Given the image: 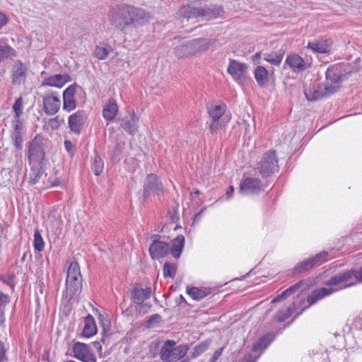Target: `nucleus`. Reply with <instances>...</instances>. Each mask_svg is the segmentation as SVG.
I'll use <instances>...</instances> for the list:
<instances>
[{"label":"nucleus","instance_id":"54","mask_svg":"<svg viewBox=\"0 0 362 362\" xmlns=\"http://www.w3.org/2000/svg\"><path fill=\"white\" fill-rule=\"evenodd\" d=\"M355 279L358 282H362V266L358 269H354Z\"/></svg>","mask_w":362,"mask_h":362},{"label":"nucleus","instance_id":"34","mask_svg":"<svg viewBox=\"0 0 362 362\" xmlns=\"http://www.w3.org/2000/svg\"><path fill=\"white\" fill-rule=\"evenodd\" d=\"M284 54L285 50L283 48H281L276 51H274L270 53H264V59L269 62L272 65L279 66L282 61Z\"/></svg>","mask_w":362,"mask_h":362},{"label":"nucleus","instance_id":"22","mask_svg":"<svg viewBox=\"0 0 362 362\" xmlns=\"http://www.w3.org/2000/svg\"><path fill=\"white\" fill-rule=\"evenodd\" d=\"M71 81V78L68 74H57L45 78L42 83V86L61 88L66 83L69 82Z\"/></svg>","mask_w":362,"mask_h":362},{"label":"nucleus","instance_id":"9","mask_svg":"<svg viewBox=\"0 0 362 362\" xmlns=\"http://www.w3.org/2000/svg\"><path fill=\"white\" fill-rule=\"evenodd\" d=\"M153 243L150 245L148 252L153 259H158L165 257L170 252V245L165 242L160 241V235H154Z\"/></svg>","mask_w":362,"mask_h":362},{"label":"nucleus","instance_id":"4","mask_svg":"<svg viewBox=\"0 0 362 362\" xmlns=\"http://www.w3.org/2000/svg\"><path fill=\"white\" fill-rule=\"evenodd\" d=\"M45 139L40 135H36L28 144V160L32 162H41L45 158L44 151Z\"/></svg>","mask_w":362,"mask_h":362},{"label":"nucleus","instance_id":"50","mask_svg":"<svg viewBox=\"0 0 362 362\" xmlns=\"http://www.w3.org/2000/svg\"><path fill=\"white\" fill-rule=\"evenodd\" d=\"M95 56L100 60L105 59L108 55V51L105 47L97 46L94 52Z\"/></svg>","mask_w":362,"mask_h":362},{"label":"nucleus","instance_id":"52","mask_svg":"<svg viewBox=\"0 0 362 362\" xmlns=\"http://www.w3.org/2000/svg\"><path fill=\"white\" fill-rule=\"evenodd\" d=\"M64 147H65V149L66 150V151L70 155H74V153L76 152V146H75V145H74L72 144V142L71 141L66 140L64 141Z\"/></svg>","mask_w":362,"mask_h":362},{"label":"nucleus","instance_id":"37","mask_svg":"<svg viewBox=\"0 0 362 362\" xmlns=\"http://www.w3.org/2000/svg\"><path fill=\"white\" fill-rule=\"evenodd\" d=\"M189 346L187 344H180L177 346H174L172 351L170 362L177 361L182 358L187 353Z\"/></svg>","mask_w":362,"mask_h":362},{"label":"nucleus","instance_id":"3","mask_svg":"<svg viewBox=\"0 0 362 362\" xmlns=\"http://www.w3.org/2000/svg\"><path fill=\"white\" fill-rule=\"evenodd\" d=\"M207 113L211 118L209 127L211 133H216L221 130L223 126L221 117L225 113L226 106L225 104H218L211 102L206 105Z\"/></svg>","mask_w":362,"mask_h":362},{"label":"nucleus","instance_id":"1","mask_svg":"<svg viewBox=\"0 0 362 362\" xmlns=\"http://www.w3.org/2000/svg\"><path fill=\"white\" fill-rule=\"evenodd\" d=\"M180 12L183 18L187 20L201 17L204 20L209 21L221 16L223 13V8L222 6L217 5H210L200 8L184 6Z\"/></svg>","mask_w":362,"mask_h":362},{"label":"nucleus","instance_id":"20","mask_svg":"<svg viewBox=\"0 0 362 362\" xmlns=\"http://www.w3.org/2000/svg\"><path fill=\"white\" fill-rule=\"evenodd\" d=\"M332 42L327 39H315L309 42L307 48L315 53H328L331 49Z\"/></svg>","mask_w":362,"mask_h":362},{"label":"nucleus","instance_id":"13","mask_svg":"<svg viewBox=\"0 0 362 362\" xmlns=\"http://www.w3.org/2000/svg\"><path fill=\"white\" fill-rule=\"evenodd\" d=\"M73 351L74 357L83 362H96V358L91 353L90 346L84 343H74Z\"/></svg>","mask_w":362,"mask_h":362},{"label":"nucleus","instance_id":"14","mask_svg":"<svg viewBox=\"0 0 362 362\" xmlns=\"http://www.w3.org/2000/svg\"><path fill=\"white\" fill-rule=\"evenodd\" d=\"M65 298L70 300L81 291L82 277L69 276L66 278Z\"/></svg>","mask_w":362,"mask_h":362},{"label":"nucleus","instance_id":"43","mask_svg":"<svg viewBox=\"0 0 362 362\" xmlns=\"http://www.w3.org/2000/svg\"><path fill=\"white\" fill-rule=\"evenodd\" d=\"M163 271L164 277L173 278L177 272V265L174 263L165 262Z\"/></svg>","mask_w":362,"mask_h":362},{"label":"nucleus","instance_id":"49","mask_svg":"<svg viewBox=\"0 0 362 362\" xmlns=\"http://www.w3.org/2000/svg\"><path fill=\"white\" fill-rule=\"evenodd\" d=\"M8 302L9 296L0 291V325L5 321L4 313L1 310V307H4Z\"/></svg>","mask_w":362,"mask_h":362},{"label":"nucleus","instance_id":"23","mask_svg":"<svg viewBox=\"0 0 362 362\" xmlns=\"http://www.w3.org/2000/svg\"><path fill=\"white\" fill-rule=\"evenodd\" d=\"M286 64L295 72H301L307 69L304 59L295 54L287 57Z\"/></svg>","mask_w":362,"mask_h":362},{"label":"nucleus","instance_id":"27","mask_svg":"<svg viewBox=\"0 0 362 362\" xmlns=\"http://www.w3.org/2000/svg\"><path fill=\"white\" fill-rule=\"evenodd\" d=\"M139 117L133 112L129 119H122L121 127H122L128 134L134 135L138 131Z\"/></svg>","mask_w":362,"mask_h":362},{"label":"nucleus","instance_id":"31","mask_svg":"<svg viewBox=\"0 0 362 362\" xmlns=\"http://www.w3.org/2000/svg\"><path fill=\"white\" fill-rule=\"evenodd\" d=\"M187 294L192 297L194 300H201L204 298L211 294V289L204 288H197L194 286L187 287Z\"/></svg>","mask_w":362,"mask_h":362},{"label":"nucleus","instance_id":"46","mask_svg":"<svg viewBox=\"0 0 362 362\" xmlns=\"http://www.w3.org/2000/svg\"><path fill=\"white\" fill-rule=\"evenodd\" d=\"M23 99L21 96L18 98L15 103L13 105V110L15 112V117L16 119H19V117L23 114Z\"/></svg>","mask_w":362,"mask_h":362},{"label":"nucleus","instance_id":"25","mask_svg":"<svg viewBox=\"0 0 362 362\" xmlns=\"http://www.w3.org/2000/svg\"><path fill=\"white\" fill-rule=\"evenodd\" d=\"M13 127L11 139L16 148L21 150L23 148V124L20 119H16L13 122Z\"/></svg>","mask_w":362,"mask_h":362},{"label":"nucleus","instance_id":"18","mask_svg":"<svg viewBox=\"0 0 362 362\" xmlns=\"http://www.w3.org/2000/svg\"><path fill=\"white\" fill-rule=\"evenodd\" d=\"M86 117L83 111H77L69 117L68 124L71 131L79 134L83 129Z\"/></svg>","mask_w":362,"mask_h":362},{"label":"nucleus","instance_id":"19","mask_svg":"<svg viewBox=\"0 0 362 362\" xmlns=\"http://www.w3.org/2000/svg\"><path fill=\"white\" fill-rule=\"evenodd\" d=\"M261 189V182L258 178L246 177L240 184V192L244 194L257 193Z\"/></svg>","mask_w":362,"mask_h":362},{"label":"nucleus","instance_id":"58","mask_svg":"<svg viewBox=\"0 0 362 362\" xmlns=\"http://www.w3.org/2000/svg\"><path fill=\"white\" fill-rule=\"evenodd\" d=\"M233 191H234L233 187V186H230L228 189L227 190V192L226 193V199H230L232 197Z\"/></svg>","mask_w":362,"mask_h":362},{"label":"nucleus","instance_id":"33","mask_svg":"<svg viewBox=\"0 0 362 362\" xmlns=\"http://www.w3.org/2000/svg\"><path fill=\"white\" fill-rule=\"evenodd\" d=\"M97 332L95 320L90 314L84 319V327L82 332L83 336L90 337Z\"/></svg>","mask_w":362,"mask_h":362},{"label":"nucleus","instance_id":"53","mask_svg":"<svg viewBox=\"0 0 362 362\" xmlns=\"http://www.w3.org/2000/svg\"><path fill=\"white\" fill-rule=\"evenodd\" d=\"M223 347L218 349L214 354L213 356L211 357L210 362H216V361L219 358V357L221 356L222 352L223 351Z\"/></svg>","mask_w":362,"mask_h":362},{"label":"nucleus","instance_id":"11","mask_svg":"<svg viewBox=\"0 0 362 362\" xmlns=\"http://www.w3.org/2000/svg\"><path fill=\"white\" fill-rule=\"evenodd\" d=\"M43 109L46 115L56 114L61 106L59 95L53 92H47L43 96Z\"/></svg>","mask_w":362,"mask_h":362},{"label":"nucleus","instance_id":"61","mask_svg":"<svg viewBox=\"0 0 362 362\" xmlns=\"http://www.w3.org/2000/svg\"><path fill=\"white\" fill-rule=\"evenodd\" d=\"M243 124L245 127V133H247L248 127H249V124L247 123V122L245 119H243Z\"/></svg>","mask_w":362,"mask_h":362},{"label":"nucleus","instance_id":"64","mask_svg":"<svg viewBox=\"0 0 362 362\" xmlns=\"http://www.w3.org/2000/svg\"><path fill=\"white\" fill-rule=\"evenodd\" d=\"M59 185V182L57 180H56L53 184H52V186H56V185Z\"/></svg>","mask_w":362,"mask_h":362},{"label":"nucleus","instance_id":"5","mask_svg":"<svg viewBox=\"0 0 362 362\" xmlns=\"http://www.w3.org/2000/svg\"><path fill=\"white\" fill-rule=\"evenodd\" d=\"M277 163L275 151L269 150L262 156L258 166L259 173L262 177H268L278 170Z\"/></svg>","mask_w":362,"mask_h":362},{"label":"nucleus","instance_id":"29","mask_svg":"<svg viewBox=\"0 0 362 362\" xmlns=\"http://www.w3.org/2000/svg\"><path fill=\"white\" fill-rule=\"evenodd\" d=\"M302 286H304L303 288L302 289V291L303 289H305L308 287V283H307V281L305 280L300 281L298 283H296V284H294L292 286H291L290 288H288L286 290H285L284 292L281 293V294H280V295L277 296L276 297H275L273 299L272 303L279 302L281 299L286 298V297H288V296L292 295L293 293H294L296 291H297Z\"/></svg>","mask_w":362,"mask_h":362},{"label":"nucleus","instance_id":"28","mask_svg":"<svg viewBox=\"0 0 362 362\" xmlns=\"http://www.w3.org/2000/svg\"><path fill=\"white\" fill-rule=\"evenodd\" d=\"M193 54L209 49L211 41L205 38L194 39L189 41Z\"/></svg>","mask_w":362,"mask_h":362},{"label":"nucleus","instance_id":"2","mask_svg":"<svg viewBox=\"0 0 362 362\" xmlns=\"http://www.w3.org/2000/svg\"><path fill=\"white\" fill-rule=\"evenodd\" d=\"M110 24L116 28L124 30L130 26L129 5L122 4L112 7L108 14Z\"/></svg>","mask_w":362,"mask_h":362},{"label":"nucleus","instance_id":"63","mask_svg":"<svg viewBox=\"0 0 362 362\" xmlns=\"http://www.w3.org/2000/svg\"><path fill=\"white\" fill-rule=\"evenodd\" d=\"M261 57V53L260 52H257L255 56H254V58L255 59H259Z\"/></svg>","mask_w":362,"mask_h":362},{"label":"nucleus","instance_id":"12","mask_svg":"<svg viewBox=\"0 0 362 362\" xmlns=\"http://www.w3.org/2000/svg\"><path fill=\"white\" fill-rule=\"evenodd\" d=\"M129 11L130 25L136 28L148 23L151 16L144 9L129 5Z\"/></svg>","mask_w":362,"mask_h":362},{"label":"nucleus","instance_id":"57","mask_svg":"<svg viewBox=\"0 0 362 362\" xmlns=\"http://www.w3.org/2000/svg\"><path fill=\"white\" fill-rule=\"evenodd\" d=\"M8 19L6 16L1 12H0V28L3 27L6 24Z\"/></svg>","mask_w":362,"mask_h":362},{"label":"nucleus","instance_id":"16","mask_svg":"<svg viewBox=\"0 0 362 362\" xmlns=\"http://www.w3.org/2000/svg\"><path fill=\"white\" fill-rule=\"evenodd\" d=\"M336 92V87L332 85H325L324 90L319 87L309 88L304 90L305 95L308 100H317L325 95H330Z\"/></svg>","mask_w":362,"mask_h":362},{"label":"nucleus","instance_id":"45","mask_svg":"<svg viewBox=\"0 0 362 362\" xmlns=\"http://www.w3.org/2000/svg\"><path fill=\"white\" fill-rule=\"evenodd\" d=\"M269 338H270V335H269V334H267V335L261 337L258 340V341L253 345V346H252L253 351H258L265 349L268 346L269 343L271 341L269 339Z\"/></svg>","mask_w":362,"mask_h":362},{"label":"nucleus","instance_id":"15","mask_svg":"<svg viewBox=\"0 0 362 362\" xmlns=\"http://www.w3.org/2000/svg\"><path fill=\"white\" fill-rule=\"evenodd\" d=\"M78 86L76 83L71 84L68 86L63 92V110L71 112L76 107V101L74 95L76 94V88Z\"/></svg>","mask_w":362,"mask_h":362},{"label":"nucleus","instance_id":"21","mask_svg":"<svg viewBox=\"0 0 362 362\" xmlns=\"http://www.w3.org/2000/svg\"><path fill=\"white\" fill-rule=\"evenodd\" d=\"M341 65H334L331 67H329L326 71V81L327 84L330 82L332 86H335V85L339 83L342 81V77L344 75L341 74Z\"/></svg>","mask_w":362,"mask_h":362},{"label":"nucleus","instance_id":"39","mask_svg":"<svg viewBox=\"0 0 362 362\" xmlns=\"http://www.w3.org/2000/svg\"><path fill=\"white\" fill-rule=\"evenodd\" d=\"M296 308V305L294 303L291 305L289 307L284 310H280L276 315V319L278 322H284L287 318H288L292 313L294 312Z\"/></svg>","mask_w":362,"mask_h":362},{"label":"nucleus","instance_id":"40","mask_svg":"<svg viewBox=\"0 0 362 362\" xmlns=\"http://www.w3.org/2000/svg\"><path fill=\"white\" fill-rule=\"evenodd\" d=\"M104 163L100 156L95 153L92 163L91 169L96 176L100 175L103 170Z\"/></svg>","mask_w":362,"mask_h":362},{"label":"nucleus","instance_id":"30","mask_svg":"<svg viewBox=\"0 0 362 362\" xmlns=\"http://www.w3.org/2000/svg\"><path fill=\"white\" fill-rule=\"evenodd\" d=\"M185 244V237L182 235H177L173 241L172 246L170 247V252L173 257L178 259L183 250Z\"/></svg>","mask_w":362,"mask_h":362},{"label":"nucleus","instance_id":"44","mask_svg":"<svg viewBox=\"0 0 362 362\" xmlns=\"http://www.w3.org/2000/svg\"><path fill=\"white\" fill-rule=\"evenodd\" d=\"M124 147L125 144L124 142H119L115 145L112 156L111 157L112 161L116 163L120 160Z\"/></svg>","mask_w":362,"mask_h":362},{"label":"nucleus","instance_id":"26","mask_svg":"<svg viewBox=\"0 0 362 362\" xmlns=\"http://www.w3.org/2000/svg\"><path fill=\"white\" fill-rule=\"evenodd\" d=\"M151 289L150 287L146 288H134L132 292L131 300L136 304L141 305L151 296Z\"/></svg>","mask_w":362,"mask_h":362},{"label":"nucleus","instance_id":"47","mask_svg":"<svg viewBox=\"0 0 362 362\" xmlns=\"http://www.w3.org/2000/svg\"><path fill=\"white\" fill-rule=\"evenodd\" d=\"M43 173L44 172H43V170L42 169V168L33 167L31 169V172L30 173V182L33 185L36 184L40 180Z\"/></svg>","mask_w":362,"mask_h":362},{"label":"nucleus","instance_id":"42","mask_svg":"<svg viewBox=\"0 0 362 362\" xmlns=\"http://www.w3.org/2000/svg\"><path fill=\"white\" fill-rule=\"evenodd\" d=\"M210 344L209 341H203L199 344H197L193 349V351L192 352V358H196L199 355H201L202 353H204L209 347Z\"/></svg>","mask_w":362,"mask_h":362},{"label":"nucleus","instance_id":"8","mask_svg":"<svg viewBox=\"0 0 362 362\" xmlns=\"http://www.w3.org/2000/svg\"><path fill=\"white\" fill-rule=\"evenodd\" d=\"M227 72L238 83H243L246 80L247 65L240 61L230 59Z\"/></svg>","mask_w":362,"mask_h":362},{"label":"nucleus","instance_id":"56","mask_svg":"<svg viewBox=\"0 0 362 362\" xmlns=\"http://www.w3.org/2000/svg\"><path fill=\"white\" fill-rule=\"evenodd\" d=\"M6 349L4 348V344L0 341V362L4 361L6 358Z\"/></svg>","mask_w":362,"mask_h":362},{"label":"nucleus","instance_id":"24","mask_svg":"<svg viewBox=\"0 0 362 362\" xmlns=\"http://www.w3.org/2000/svg\"><path fill=\"white\" fill-rule=\"evenodd\" d=\"M337 291V289H334L333 288H320L319 289H316L313 291L310 295L308 296V306L313 305L320 299L333 293Z\"/></svg>","mask_w":362,"mask_h":362},{"label":"nucleus","instance_id":"32","mask_svg":"<svg viewBox=\"0 0 362 362\" xmlns=\"http://www.w3.org/2000/svg\"><path fill=\"white\" fill-rule=\"evenodd\" d=\"M176 342L174 340H166L160 351V358L163 362H170L172 351Z\"/></svg>","mask_w":362,"mask_h":362},{"label":"nucleus","instance_id":"17","mask_svg":"<svg viewBox=\"0 0 362 362\" xmlns=\"http://www.w3.org/2000/svg\"><path fill=\"white\" fill-rule=\"evenodd\" d=\"M353 279H355L354 269L337 273L326 281L325 285L328 286H337L351 281Z\"/></svg>","mask_w":362,"mask_h":362},{"label":"nucleus","instance_id":"36","mask_svg":"<svg viewBox=\"0 0 362 362\" xmlns=\"http://www.w3.org/2000/svg\"><path fill=\"white\" fill-rule=\"evenodd\" d=\"M254 75L257 84L263 87L268 81V71L262 66H257L254 71Z\"/></svg>","mask_w":362,"mask_h":362},{"label":"nucleus","instance_id":"62","mask_svg":"<svg viewBox=\"0 0 362 362\" xmlns=\"http://www.w3.org/2000/svg\"><path fill=\"white\" fill-rule=\"evenodd\" d=\"M356 284L352 282V283H349L348 284H346L345 286H343V288H348L349 286H354Z\"/></svg>","mask_w":362,"mask_h":362},{"label":"nucleus","instance_id":"38","mask_svg":"<svg viewBox=\"0 0 362 362\" xmlns=\"http://www.w3.org/2000/svg\"><path fill=\"white\" fill-rule=\"evenodd\" d=\"M174 53L178 58H185L193 54L189 41L177 46L174 49Z\"/></svg>","mask_w":362,"mask_h":362},{"label":"nucleus","instance_id":"7","mask_svg":"<svg viewBox=\"0 0 362 362\" xmlns=\"http://www.w3.org/2000/svg\"><path fill=\"white\" fill-rule=\"evenodd\" d=\"M29 69L26 64L21 60L13 62L11 69V83L14 86L24 85L27 81Z\"/></svg>","mask_w":362,"mask_h":362},{"label":"nucleus","instance_id":"41","mask_svg":"<svg viewBox=\"0 0 362 362\" xmlns=\"http://www.w3.org/2000/svg\"><path fill=\"white\" fill-rule=\"evenodd\" d=\"M66 264H68V262H66ZM69 276L82 277L79 264L76 261H73L69 263L66 271V277Z\"/></svg>","mask_w":362,"mask_h":362},{"label":"nucleus","instance_id":"51","mask_svg":"<svg viewBox=\"0 0 362 362\" xmlns=\"http://www.w3.org/2000/svg\"><path fill=\"white\" fill-rule=\"evenodd\" d=\"M161 317L159 314H154L151 315L148 320L146 321V327L152 328L154 327L156 324H158L160 322Z\"/></svg>","mask_w":362,"mask_h":362},{"label":"nucleus","instance_id":"60","mask_svg":"<svg viewBox=\"0 0 362 362\" xmlns=\"http://www.w3.org/2000/svg\"><path fill=\"white\" fill-rule=\"evenodd\" d=\"M103 337L102 338V341L104 342L105 341V335L107 334V329L105 327V322H103Z\"/></svg>","mask_w":362,"mask_h":362},{"label":"nucleus","instance_id":"6","mask_svg":"<svg viewBox=\"0 0 362 362\" xmlns=\"http://www.w3.org/2000/svg\"><path fill=\"white\" fill-rule=\"evenodd\" d=\"M327 252L323 251L315 257L298 263L293 269L295 274L307 273L314 267H319L327 261Z\"/></svg>","mask_w":362,"mask_h":362},{"label":"nucleus","instance_id":"10","mask_svg":"<svg viewBox=\"0 0 362 362\" xmlns=\"http://www.w3.org/2000/svg\"><path fill=\"white\" fill-rule=\"evenodd\" d=\"M163 187L162 182L160 181L157 175L153 173L148 174L146 176L144 185L143 196L144 199L151 194L158 195L163 192Z\"/></svg>","mask_w":362,"mask_h":362},{"label":"nucleus","instance_id":"59","mask_svg":"<svg viewBox=\"0 0 362 362\" xmlns=\"http://www.w3.org/2000/svg\"><path fill=\"white\" fill-rule=\"evenodd\" d=\"M239 362H255L252 361V356L251 354L245 356L243 359H241Z\"/></svg>","mask_w":362,"mask_h":362},{"label":"nucleus","instance_id":"55","mask_svg":"<svg viewBox=\"0 0 362 362\" xmlns=\"http://www.w3.org/2000/svg\"><path fill=\"white\" fill-rule=\"evenodd\" d=\"M59 120V116H57L56 117L51 119L49 122V125L52 129H57L59 126V123L58 122Z\"/></svg>","mask_w":362,"mask_h":362},{"label":"nucleus","instance_id":"35","mask_svg":"<svg viewBox=\"0 0 362 362\" xmlns=\"http://www.w3.org/2000/svg\"><path fill=\"white\" fill-rule=\"evenodd\" d=\"M117 111L118 106L116 101L114 99H110L103 110V116L105 119L111 121L116 117Z\"/></svg>","mask_w":362,"mask_h":362},{"label":"nucleus","instance_id":"48","mask_svg":"<svg viewBox=\"0 0 362 362\" xmlns=\"http://www.w3.org/2000/svg\"><path fill=\"white\" fill-rule=\"evenodd\" d=\"M34 248L35 250L40 252L44 249L45 243L38 230L34 233Z\"/></svg>","mask_w":362,"mask_h":362}]
</instances>
